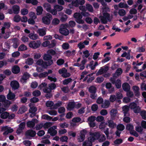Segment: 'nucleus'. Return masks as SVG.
I'll return each mask as SVG.
<instances>
[{"instance_id":"obj_1","label":"nucleus","mask_w":146,"mask_h":146,"mask_svg":"<svg viewBox=\"0 0 146 146\" xmlns=\"http://www.w3.org/2000/svg\"><path fill=\"white\" fill-rule=\"evenodd\" d=\"M100 18L101 22L104 24H106L108 21H110L111 19L110 15L107 12H104L103 15L100 16Z\"/></svg>"},{"instance_id":"obj_2","label":"nucleus","mask_w":146,"mask_h":146,"mask_svg":"<svg viewBox=\"0 0 146 146\" xmlns=\"http://www.w3.org/2000/svg\"><path fill=\"white\" fill-rule=\"evenodd\" d=\"M68 26V24L61 25L59 30L60 33L64 36L68 35L69 33V30L67 29Z\"/></svg>"},{"instance_id":"obj_3","label":"nucleus","mask_w":146,"mask_h":146,"mask_svg":"<svg viewBox=\"0 0 146 146\" xmlns=\"http://www.w3.org/2000/svg\"><path fill=\"white\" fill-rule=\"evenodd\" d=\"M53 63L52 60H50L47 62H44L41 59L38 60L36 62L37 65L41 66L45 68L48 66H50Z\"/></svg>"},{"instance_id":"obj_4","label":"nucleus","mask_w":146,"mask_h":146,"mask_svg":"<svg viewBox=\"0 0 146 146\" xmlns=\"http://www.w3.org/2000/svg\"><path fill=\"white\" fill-rule=\"evenodd\" d=\"M75 19L76 22L79 23L81 24H83L84 23V21L82 19V16L81 13H75L73 15Z\"/></svg>"},{"instance_id":"obj_5","label":"nucleus","mask_w":146,"mask_h":146,"mask_svg":"<svg viewBox=\"0 0 146 146\" xmlns=\"http://www.w3.org/2000/svg\"><path fill=\"white\" fill-rule=\"evenodd\" d=\"M52 19V15L49 13H47L46 16L43 17L42 19L43 23L46 25H49Z\"/></svg>"},{"instance_id":"obj_6","label":"nucleus","mask_w":146,"mask_h":146,"mask_svg":"<svg viewBox=\"0 0 146 146\" xmlns=\"http://www.w3.org/2000/svg\"><path fill=\"white\" fill-rule=\"evenodd\" d=\"M129 106L130 109L133 110L135 113H139L140 111V108L139 107L137 106L136 104L134 102L131 103Z\"/></svg>"},{"instance_id":"obj_7","label":"nucleus","mask_w":146,"mask_h":146,"mask_svg":"<svg viewBox=\"0 0 146 146\" xmlns=\"http://www.w3.org/2000/svg\"><path fill=\"white\" fill-rule=\"evenodd\" d=\"M43 7L46 11L49 13H50L53 15H56V12L55 10L52 9L51 5L48 3L44 4Z\"/></svg>"},{"instance_id":"obj_8","label":"nucleus","mask_w":146,"mask_h":146,"mask_svg":"<svg viewBox=\"0 0 146 146\" xmlns=\"http://www.w3.org/2000/svg\"><path fill=\"white\" fill-rule=\"evenodd\" d=\"M90 134V136L88 138V139L93 141H94L95 140L98 139L100 135L98 132H91Z\"/></svg>"},{"instance_id":"obj_9","label":"nucleus","mask_w":146,"mask_h":146,"mask_svg":"<svg viewBox=\"0 0 146 146\" xmlns=\"http://www.w3.org/2000/svg\"><path fill=\"white\" fill-rule=\"evenodd\" d=\"M86 132V130L84 129H83L80 131L79 135L78 137V142H81L84 140Z\"/></svg>"},{"instance_id":"obj_10","label":"nucleus","mask_w":146,"mask_h":146,"mask_svg":"<svg viewBox=\"0 0 146 146\" xmlns=\"http://www.w3.org/2000/svg\"><path fill=\"white\" fill-rule=\"evenodd\" d=\"M1 129L2 131H4L3 135H7L9 133L12 132L13 131V129L7 126H4L2 127Z\"/></svg>"},{"instance_id":"obj_11","label":"nucleus","mask_w":146,"mask_h":146,"mask_svg":"<svg viewBox=\"0 0 146 146\" xmlns=\"http://www.w3.org/2000/svg\"><path fill=\"white\" fill-rule=\"evenodd\" d=\"M57 128V126H53L48 129V133L51 136H54L57 133V131L56 130Z\"/></svg>"},{"instance_id":"obj_12","label":"nucleus","mask_w":146,"mask_h":146,"mask_svg":"<svg viewBox=\"0 0 146 146\" xmlns=\"http://www.w3.org/2000/svg\"><path fill=\"white\" fill-rule=\"evenodd\" d=\"M40 42L39 41L36 42L33 41L31 42L29 44V46L30 47L36 49L38 48L40 45Z\"/></svg>"},{"instance_id":"obj_13","label":"nucleus","mask_w":146,"mask_h":146,"mask_svg":"<svg viewBox=\"0 0 146 146\" xmlns=\"http://www.w3.org/2000/svg\"><path fill=\"white\" fill-rule=\"evenodd\" d=\"M108 70V66L106 65H105L101 67L97 73L96 74L97 75H98L100 74H102L106 72Z\"/></svg>"},{"instance_id":"obj_14","label":"nucleus","mask_w":146,"mask_h":146,"mask_svg":"<svg viewBox=\"0 0 146 146\" xmlns=\"http://www.w3.org/2000/svg\"><path fill=\"white\" fill-rule=\"evenodd\" d=\"M36 134L35 131L32 130H29L26 131L25 135L27 137L30 138L31 137H33Z\"/></svg>"},{"instance_id":"obj_15","label":"nucleus","mask_w":146,"mask_h":146,"mask_svg":"<svg viewBox=\"0 0 146 146\" xmlns=\"http://www.w3.org/2000/svg\"><path fill=\"white\" fill-rule=\"evenodd\" d=\"M30 75L27 72L25 73L20 80V81L22 83L26 82L27 80L29 78Z\"/></svg>"},{"instance_id":"obj_16","label":"nucleus","mask_w":146,"mask_h":146,"mask_svg":"<svg viewBox=\"0 0 146 146\" xmlns=\"http://www.w3.org/2000/svg\"><path fill=\"white\" fill-rule=\"evenodd\" d=\"M13 47L15 48H17L20 44V40L18 38H14L12 39Z\"/></svg>"},{"instance_id":"obj_17","label":"nucleus","mask_w":146,"mask_h":146,"mask_svg":"<svg viewBox=\"0 0 146 146\" xmlns=\"http://www.w3.org/2000/svg\"><path fill=\"white\" fill-rule=\"evenodd\" d=\"M38 120L36 119H33L31 121H29L27 123V125L28 127L33 128L35 125V123L37 122Z\"/></svg>"},{"instance_id":"obj_18","label":"nucleus","mask_w":146,"mask_h":146,"mask_svg":"<svg viewBox=\"0 0 146 146\" xmlns=\"http://www.w3.org/2000/svg\"><path fill=\"white\" fill-rule=\"evenodd\" d=\"M11 85L12 88L14 90L17 89L19 86V83L16 80L12 81L11 83Z\"/></svg>"},{"instance_id":"obj_19","label":"nucleus","mask_w":146,"mask_h":146,"mask_svg":"<svg viewBox=\"0 0 146 146\" xmlns=\"http://www.w3.org/2000/svg\"><path fill=\"white\" fill-rule=\"evenodd\" d=\"M37 110V108L33 106L32 107H30V108L29 110V111L30 113H31L30 115V117H32L35 115V113Z\"/></svg>"},{"instance_id":"obj_20","label":"nucleus","mask_w":146,"mask_h":146,"mask_svg":"<svg viewBox=\"0 0 146 146\" xmlns=\"http://www.w3.org/2000/svg\"><path fill=\"white\" fill-rule=\"evenodd\" d=\"M75 102L73 101L70 102L68 104L67 108L69 110H72L75 108Z\"/></svg>"},{"instance_id":"obj_21","label":"nucleus","mask_w":146,"mask_h":146,"mask_svg":"<svg viewBox=\"0 0 146 146\" xmlns=\"http://www.w3.org/2000/svg\"><path fill=\"white\" fill-rule=\"evenodd\" d=\"M10 25L11 24L9 22H7L4 23V26L1 29V33L2 34H4L5 28H9L10 27Z\"/></svg>"},{"instance_id":"obj_22","label":"nucleus","mask_w":146,"mask_h":146,"mask_svg":"<svg viewBox=\"0 0 146 146\" xmlns=\"http://www.w3.org/2000/svg\"><path fill=\"white\" fill-rule=\"evenodd\" d=\"M132 88L136 96H138L140 95L139 92V88L138 87L136 86H133Z\"/></svg>"},{"instance_id":"obj_23","label":"nucleus","mask_w":146,"mask_h":146,"mask_svg":"<svg viewBox=\"0 0 146 146\" xmlns=\"http://www.w3.org/2000/svg\"><path fill=\"white\" fill-rule=\"evenodd\" d=\"M123 111L124 116H128L129 115L128 111L129 110V107L128 106L125 105L123 107Z\"/></svg>"},{"instance_id":"obj_24","label":"nucleus","mask_w":146,"mask_h":146,"mask_svg":"<svg viewBox=\"0 0 146 146\" xmlns=\"http://www.w3.org/2000/svg\"><path fill=\"white\" fill-rule=\"evenodd\" d=\"M79 5L78 3L76 0L72 1L71 3L68 6L70 8L72 9L74 8V7H78Z\"/></svg>"},{"instance_id":"obj_25","label":"nucleus","mask_w":146,"mask_h":146,"mask_svg":"<svg viewBox=\"0 0 146 146\" xmlns=\"http://www.w3.org/2000/svg\"><path fill=\"white\" fill-rule=\"evenodd\" d=\"M75 52V50H73L72 51L68 50L64 52V54L65 56L69 57L71 56L74 55Z\"/></svg>"},{"instance_id":"obj_26","label":"nucleus","mask_w":146,"mask_h":146,"mask_svg":"<svg viewBox=\"0 0 146 146\" xmlns=\"http://www.w3.org/2000/svg\"><path fill=\"white\" fill-rule=\"evenodd\" d=\"M110 103L108 100H105L102 105V107L104 108H107L110 106Z\"/></svg>"},{"instance_id":"obj_27","label":"nucleus","mask_w":146,"mask_h":146,"mask_svg":"<svg viewBox=\"0 0 146 146\" xmlns=\"http://www.w3.org/2000/svg\"><path fill=\"white\" fill-rule=\"evenodd\" d=\"M15 97V94L11 92L10 90H9V93L7 95V98L10 100H13Z\"/></svg>"},{"instance_id":"obj_28","label":"nucleus","mask_w":146,"mask_h":146,"mask_svg":"<svg viewBox=\"0 0 146 146\" xmlns=\"http://www.w3.org/2000/svg\"><path fill=\"white\" fill-rule=\"evenodd\" d=\"M122 87L123 90L126 92L129 91L130 89L129 84L127 83L123 84L122 85Z\"/></svg>"},{"instance_id":"obj_29","label":"nucleus","mask_w":146,"mask_h":146,"mask_svg":"<svg viewBox=\"0 0 146 146\" xmlns=\"http://www.w3.org/2000/svg\"><path fill=\"white\" fill-rule=\"evenodd\" d=\"M117 113V111L116 109H114L111 110L110 112L111 118H114L116 116Z\"/></svg>"},{"instance_id":"obj_30","label":"nucleus","mask_w":146,"mask_h":146,"mask_svg":"<svg viewBox=\"0 0 146 146\" xmlns=\"http://www.w3.org/2000/svg\"><path fill=\"white\" fill-rule=\"evenodd\" d=\"M108 126L111 129H113L115 127L116 125L114 123L113 121L112 120H109L107 122Z\"/></svg>"},{"instance_id":"obj_31","label":"nucleus","mask_w":146,"mask_h":146,"mask_svg":"<svg viewBox=\"0 0 146 146\" xmlns=\"http://www.w3.org/2000/svg\"><path fill=\"white\" fill-rule=\"evenodd\" d=\"M13 13L15 14H18L20 11V7L17 5H14L12 7Z\"/></svg>"},{"instance_id":"obj_32","label":"nucleus","mask_w":146,"mask_h":146,"mask_svg":"<svg viewBox=\"0 0 146 146\" xmlns=\"http://www.w3.org/2000/svg\"><path fill=\"white\" fill-rule=\"evenodd\" d=\"M12 72L14 74H17L20 71L19 67L17 66H15L13 67L12 68Z\"/></svg>"},{"instance_id":"obj_33","label":"nucleus","mask_w":146,"mask_h":146,"mask_svg":"<svg viewBox=\"0 0 146 146\" xmlns=\"http://www.w3.org/2000/svg\"><path fill=\"white\" fill-rule=\"evenodd\" d=\"M27 110V108L25 106H22L19 109L18 113L22 114L25 112Z\"/></svg>"},{"instance_id":"obj_34","label":"nucleus","mask_w":146,"mask_h":146,"mask_svg":"<svg viewBox=\"0 0 146 146\" xmlns=\"http://www.w3.org/2000/svg\"><path fill=\"white\" fill-rule=\"evenodd\" d=\"M59 15L61 16L60 18V20L62 22L65 21L68 18V17L67 15L64 14L63 13H59Z\"/></svg>"},{"instance_id":"obj_35","label":"nucleus","mask_w":146,"mask_h":146,"mask_svg":"<svg viewBox=\"0 0 146 146\" xmlns=\"http://www.w3.org/2000/svg\"><path fill=\"white\" fill-rule=\"evenodd\" d=\"M92 142L93 141L88 139V140L85 141L83 142L82 146H92Z\"/></svg>"},{"instance_id":"obj_36","label":"nucleus","mask_w":146,"mask_h":146,"mask_svg":"<svg viewBox=\"0 0 146 146\" xmlns=\"http://www.w3.org/2000/svg\"><path fill=\"white\" fill-rule=\"evenodd\" d=\"M63 9V7L60 5H56L54 6V9L53 10H54L56 12V14H57V11H61Z\"/></svg>"},{"instance_id":"obj_37","label":"nucleus","mask_w":146,"mask_h":146,"mask_svg":"<svg viewBox=\"0 0 146 146\" xmlns=\"http://www.w3.org/2000/svg\"><path fill=\"white\" fill-rule=\"evenodd\" d=\"M29 36L31 39L33 40H36L38 38V35L34 33H30L29 35Z\"/></svg>"},{"instance_id":"obj_38","label":"nucleus","mask_w":146,"mask_h":146,"mask_svg":"<svg viewBox=\"0 0 146 146\" xmlns=\"http://www.w3.org/2000/svg\"><path fill=\"white\" fill-rule=\"evenodd\" d=\"M122 69L121 68H118L116 71L115 74L113 75V76L117 77L120 75L122 73Z\"/></svg>"},{"instance_id":"obj_39","label":"nucleus","mask_w":146,"mask_h":146,"mask_svg":"<svg viewBox=\"0 0 146 146\" xmlns=\"http://www.w3.org/2000/svg\"><path fill=\"white\" fill-rule=\"evenodd\" d=\"M37 32L39 34V35L41 36H44L46 34L45 30L43 29H38Z\"/></svg>"},{"instance_id":"obj_40","label":"nucleus","mask_w":146,"mask_h":146,"mask_svg":"<svg viewBox=\"0 0 146 146\" xmlns=\"http://www.w3.org/2000/svg\"><path fill=\"white\" fill-rule=\"evenodd\" d=\"M52 58V56L47 53V54H44L43 57V58L44 60H48V61H49L50 60H51Z\"/></svg>"},{"instance_id":"obj_41","label":"nucleus","mask_w":146,"mask_h":146,"mask_svg":"<svg viewBox=\"0 0 146 146\" xmlns=\"http://www.w3.org/2000/svg\"><path fill=\"white\" fill-rule=\"evenodd\" d=\"M43 10V8L41 6H39L37 7L36 9L37 15H39L42 14Z\"/></svg>"},{"instance_id":"obj_42","label":"nucleus","mask_w":146,"mask_h":146,"mask_svg":"<svg viewBox=\"0 0 146 146\" xmlns=\"http://www.w3.org/2000/svg\"><path fill=\"white\" fill-rule=\"evenodd\" d=\"M72 81V79L70 78H69L65 79L62 81V83L64 85H67Z\"/></svg>"},{"instance_id":"obj_43","label":"nucleus","mask_w":146,"mask_h":146,"mask_svg":"<svg viewBox=\"0 0 146 146\" xmlns=\"http://www.w3.org/2000/svg\"><path fill=\"white\" fill-rule=\"evenodd\" d=\"M106 139L105 135L103 134H100L98 139V141L100 142H102L105 140Z\"/></svg>"},{"instance_id":"obj_44","label":"nucleus","mask_w":146,"mask_h":146,"mask_svg":"<svg viewBox=\"0 0 146 146\" xmlns=\"http://www.w3.org/2000/svg\"><path fill=\"white\" fill-rule=\"evenodd\" d=\"M48 78L51 82H56V78L54 75H51L48 77Z\"/></svg>"},{"instance_id":"obj_45","label":"nucleus","mask_w":146,"mask_h":146,"mask_svg":"<svg viewBox=\"0 0 146 146\" xmlns=\"http://www.w3.org/2000/svg\"><path fill=\"white\" fill-rule=\"evenodd\" d=\"M86 8L90 12H92L93 11V7L90 4H87L86 5Z\"/></svg>"},{"instance_id":"obj_46","label":"nucleus","mask_w":146,"mask_h":146,"mask_svg":"<svg viewBox=\"0 0 146 146\" xmlns=\"http://www.w3.org/2000/svg\"><path fill=\"white\" fill-rule=\"evenodd\" d=\"M27 49V47L24 44H22L19 46L18 50L19 51H23L26 50Z\"/></svg>"},{"instance_id":"obj_47","label":"nucleus","mask_w":146,"mask_h":146,"mask_svg":"<svg viewBox=\"0 0 146 146\" xmlns=\"http://www.w3.org/2000/svg\"><path fill=\"white\" fill-rule=\"evenodd\" d=\"M9 114L6 112H4L1 115V118L3 119H6L9 116Z\"/></svg>"},{"instance_id":"obj_48","label":"nucleus","mask_w":146,"mask_h":146,"mask_svg":"<svg viewBox=\"0 0 146 146\" xmlns=\"http://www.w3.org/2000/svg\"><path fill=\"white\" fill-rule=\"evenodd\" d=\"M116 87L117 88H119L121 87V82L120 80H117L115 83Z\"/></svg>"},{"instance_id":"obj_49","label":"nucleus","mask_w":146,"mask_h":146,"mask_svg":"<svg viewBox=\"0 0 146 146\" xmlns=\"http://www.w3.org/2000/svg\"><path fill=\"white\" fill-rule=\"evenodd\" d=\"M70 45L67 42L64 43L62 45V48L64 50H67L69 49Z\"/></svg>"},{"instance_id":"obj_50","label":"nucleus","mask_w":146,"mask_h":146,"mask_svg":"<svg viewBox=\"0 0 146 146\" xmlns=\"http://www.w3.org/2000/svg\"><path fill=\"white\" fill-rule=\"evenodd\" d=\"M117 128L118 130L122 131L124 129L125 126L123 124H119L117 126Z\"/></svg>"},{"instance_id":"obj_51","label":"nucleus","mask_w":146,"mask_h":146,"mask_svg":"<svg viewBox=\"0 0 146 146\" xmlns=\"http://www.w3.org/2000/svg\"><path fill=\"white\" fill-rule=\"evenodd\" d=\"M62 102L59 101L56 104L53 105V107H52V108L54 109H56L58 108L61 106L62 105Z\"/></svg>"},{"instance_id":"obj_52","label":"nucleus","mask_w":146,"mask_h":146,"mask_svg":"<svg viewBox=\"0 0 146 146\" xmlns=\"http://www.w3.org/2000/svg\"><path fill=\"white\" fill-rule=\"evenodd\" d=\"M118 14L121 16H124L126 14L125 11L123 9H120L119 10Z\"/></svg>"},{"instance_id":"obj_53","label":"nucleus","mask_w":146,"mask_h":146,"mask_svg":"<svg viewBox=\"0 0 146 146\" xmlns=\"http://www.w3.org/2000/svg\"><path fill=\"white\" fill-rule=\"evenodd\" d=\"M33 59L32 58H29L27 59L25 62V63L28 65H31L33 63Z\"/></svg>"},{"instance_id":"obj_54","label":"nucleus","mask_w":146,"mask_h":146,"mask_svg":"<svg viewBox=\"0 0 146 146\" xmlns=\"http://www.w3.org/2000/svg\"><path fill=\"white\" fill-rule=\"evenodd\" d=\"M89 90L90 92L91 93H96V87L93 86L90 87Z\"/></svg>"},{"instance_id":"obj_55","label":"nucleus","mask_w":146,"mask_h":146,"mask_svg":"<svg viewBox=\"0 0 146 146\" xmlns=\"http://www.w3.org/2000/svg\"><path fill=\"white\" fill-rule=\"evenodd\" d=\"M11 104L10 102L8 100H5L4 102V105L5 108H7Z\"/></svg>"},{"instance_id":"obj_56","label":"nucleus","mask_w":146,"mask_h":146,"mask_svg":"<svg viewBox=\"0 0 146 146\" xmlns=\"http://www.w3.org/2000/svg\"><path fill=\"white\" fill-rule=\"evenodd\" d=\"M64 59L60 58L58 59L56 61L57 64L59 66L61 65L64 64Z\"/></svg>"},{"instance_id":"obj_57","label":"nucleus","mask_w":146,"mask_h":146,"mask_svg":"<svg viewBox=\"0 0 146 146\" xmlns=\"http://www.w3.org/2000/svg\"><path fill=\"white\" fill-rule=\"evenodd\" d=\"M66 70H67L66 68H63L60 69L58 71V72L61 75V76H62V75L63 74H64L66 72Z\"/></svg>"},{"instance_id":"obj_58","label":"nucleus","mask_w":146,"mask_h":146,"mask_svg":"<svg viewBox=\"0 0 146 146\" xmlns=\"http://www.w3.org/2000/svg\"><path fill=\"white\" fill-rule=\"evenodd\" d=\"M60 141L62 142H67L68 138L66 136H62L60 139Z\"/></svg>"},{"instance_id":"obj_59","label":"nucleus","mask_w":146,"mask_h":146,"mask_svg":"<svg viewBox=\"0 0 146 146\" xmlns=\"http://www.w3.org/2000/svg\"><path fill=\"white\" fill-rule=\"evenodd\" d=\"M33 94L34 96H38L41 94V93L38 90H36L33 92Z\"/></svg>"},{"instance_id":"obj_60","label":"nucleus","mask_w":146,"mask_h":146,"mask_svg":"<svg viewBox=\"0 0 146 146\" xmlns=\"http://www.w3.org/2000/svg\"><path fill=\"white\" fill-rule=\"evenodd\" d=\"M104 78L103 77H98L96 78V82L98 83H101L103 82Z\"/></svg>"},{"instance_id":"obj_61","label":"nucleus","mask_w":146,"mask_h":146,"mask_svg":"<svg viewBox=\"0 0 146 146\" xmlns=\"http://www.w3.org/2000/svg\"><path fill=\"white\" fill-rule=\"evenodd\" d=\"M60 127L62 128H67L68 127L69 124L66 122L60 123L59 124Z\"/></svg>"},{"instance_id":"obj_62","label":"nucleus","mask_w":146,"mask_h":146,"mask_svg":"<svg viewBox=\"0 0 146 146\" xmlns=\"http://www.w3.org/2000/svg\"><path fill=\"white\" fill-rule=\"evenodd\" d=\"M54 103L51 101H48L46 103V106L47 107H53Z\"/></svg>"},{"instance_id":"obj_63","label":"nucleus","mask_w":146,"mask_h":146,"mask_svg":"<svg viewBox=\"0 0 146 146\" xmlns=\"http://www.w3.org/2000/svg\"><path fill=\"white\" fill-rule=\"evenodd\" d=\"M56 41L55 40H53L51 41V43H50L49 45V48H52L54 47L56 44Z\"/></svg>"},{"instance_id":"obj_64","label":"nucleus","mask_w":146,"mask_h":146,"mask_svg":"<svg viewBox=\"0 0 146 146\" xmlns=\"http://www.w3.org/2000/svg\"><path fill=\"white\" fill-rule=\"evenodd\" d=\"M140 115L142 118L144 119H146V111H143L140 112Z\"/></svg>"}]
</instances>
